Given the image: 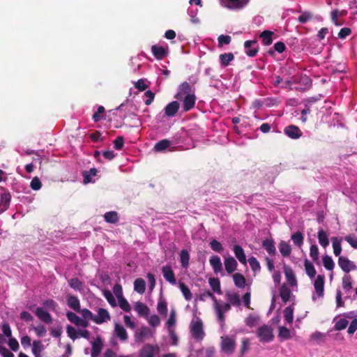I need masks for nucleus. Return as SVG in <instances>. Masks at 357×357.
I'll use <instances>...</instances> for the list:
<instances>
[{
    "instance_id": "obj_1",
    "label": "nucleus",
    "mask_w": 357,
    "mask_h": 357,
    "mask_svg": "<svg viewBox=\"0 0 357 357\" xmlns=\"http://www.w3.org/2000/svg\"><path fill=\"white\" fill-rule=\"evenodd\" d=\"M174 98L182 102L183 112H188L195 105V89L188 82H183L178 86Z\"/></svg>"
},
{
    "instance_id": "obj_2",
    "label": "nucleus",
    "mask_w": 357,
    "mask_h": 357,
    "mask_svg": "<svg viewBox=\"0 0 357 357\" xmlns=\"http://www.w3.org/2000/svg\"><path fill=\"white\" fill-rule=\"evenodd\" d=\"M213 308L216 313L217 319L220 324V328L221 329H223L225 321L224 314L230 310V304L216 299L213 303Z\"/></svg>"
},
{
    "instance_id": "obj_3",
    "label": "nucleus",
    "mask_w": 357,
    "mask_h": 357,
    "mask_svg": "<svg viewBox=\"0 0 357 357\" xmlns=\"http://www.w3.org/2000/svg\"><path fill=\"white\" fill-rule=\"evenodd\" d=\"M190 332L192 337L197 341H201L205 336L203 323L200 318H194L190 324Z\"/></svg>"
},
{
    "instance_id": "obj_4",
    "label": "nucleus",
    "mask_w": 357,
    "mask_h": 357,
    "mask_svg": "<svg viewBox=\"0 0 357 357\" xmlns=\"http://www.w3.org/2000/svg\"><path fill=\"white\" fill-rule=\"evenodd\" d=\"M324 279L325 277L323 275H318L317 278L314 280L313 285L314 291L312 294V299L315 302L318 298H323L324 294Z\"/></svg>"
},
{
    "instance_id": "obj_5",
    "label": "nucleus",
    "mask_w": 357,
    "mask_h": 357,
    "mask_svg": "<svg viewBox=\"0 0 357 357\" xmlns=\"http://www.w3.org/2000/svg\"><path fill=\"white\" fill-rule=\"evenodd\" d=\"M257 335L260 342L263 343L272 342L274 338L273 329L268 325H263L259 327L257 330Z\"/></svg>"
},
{
    "instance_id": "obj_6",
    "label": "nucleus",
    "mask_w": 357,
    "mask_h": 357,
    "mask_svg": "<svg viewBox=\"0 0 357 357\" xmlns=\"http://www.w3.org/2000/svg\"><path fill=\"white\" fill-rule=\"evenodd\" d=\"M250 0H220L221 6L232 10L243 9Z\"/></svg>"
},
{
    "instance_id": "obj_7",
    "label": "nucleus",
    "mask_w": 357,
    "mask_h": 357,
    "mask_svg": "<svg viewBox=\"0 0 357 357\" xmlns=\"http://www.w3.org/2000/svg\"><path fill=\"white\" fill-rule=\"evenodd\" d=\"M160 347L157 344H146L139 351V357H157Z\"/></svg>"
},
{
    "instance_id": "obj_8",
    "label": "nucleus",
    "mask_w": 357,
    "mask_h": 357,
    "mask_svg": "<svg viewBox=\"0 0 357 357\" xmlns=\"http://www.w3.org/2000/svg\"><path fill=\"white\" fill-rule=\"evenodd\" d=\"M152 333L149 328L144 326L135 331L134 337L136 342H142L151 337Z\"/></svg>"
},
{
    "instance_id": "obj_9",
    "label": "nucleus",
    "mask_w": 357,
    "mask_h": 357,
    "mask_svg": "<svg viewBox=\"0 0 357 357\" xmlns=\"http://www.w3.org/2000/svg\"><path fill=\"white\" fill-rule=\"evenodd\" d=\"M111 319V316L109 312L104 308H98L97 314H94L93 322L96 324H102L106 323Z\"/></svg>"
},
{
    "instance_id": "obj_10",
    "label": "nucleus",
    "mask_w": 357,
    "mask_h": 357,
    "mask_svg": "<svg viewBox=\"0 0 357 357\" xmlns=\"http://www.w3.org/2000/svg\"><path fill=\"white\" fill-rule=\"evenodd\" d=\"M221 339L222 351L226 354L233 353L235 348V340L228 336L222 337Z\"/></svg>"
},
{
    "instance_id": "obj_11",
    "label": "nucleus",
    "mask_w": 357,
    "mask_h": 357,
    "mask_svg": "<svg viewBox=\"0 0 357 357\" xmlns=\"http://www.w3.org/2000/svg\"><path fill=\"white\" fill-rule=\"evenodd\" d=\"M338 265L345 273H349L351 271L356 270L357 268L356 266L353 261H350L347 257L343 256L339 257Z\"/></svg>"
},
{
    "instance_id": "obj_12",
    "label": "nucleus",
    "mask_w": 357,
    "mask_h": 357,
    "mask_svg": "<svg viewBox=\"0 0 357 357\" xmlns=\"http://www.w3.org/2000/svg\"><path fill=\"white\" fill-rule=\"evenodd\" d=\"M172 146L174 145L171 139H165L158 142L155 144L153 150L155 152L171 151H172Z\"/></svg>"
},
{
    "instance_id": "obj_13",
    "label": "nucleus",
    "mask_w": 357,
    "mask_h": 357,
    "mask_svg": "<svg viewBox=\"0 0 357 357\" xmlns=\"http://www.w3.org/2000/svg\"><path fill=\"white\" fill-rule=\"evenodd\" d=\"M66 317L71 323L77 326L85 328L89 326V322L86 320L82 319V318L79 317L73 312H68L66 313Z\"/></svg>"
},
{
    "instance_id": "obj_14",
    "label": "nucleus",
    "mask_w": 357,
    "mask_h": 357,
    "mask_svg": "<svg viewBox=\"0 0 357 357\" xmlns=\"http://www.w3.org/2000/svg\"><path fill=\"white\" fill-rule=\"evenodd\" d=\"M36 316L43 322L50 324L52 322L51 314L41 307H38L34 311Z\"/></svg>"
},
{
    "instance_id": "obj_15",
    "label": "nucleus",
    "mask_w": 357,
    "mask_h": 357,
    "mask_svg": "<svg viewBox=\"0 0 357 357\" xmlns=\"http://www.w3.org/2000/svg\"><path fill=\"white\" fill-rule=\"evenodd\" d=\"M284 132L287 136L294 139H298L302 136V131L294 125L287 126L284 130Z\"/></svg>"
},
{
    "instance_id": "obj_16",
    "label": "nucleus",
    "mask_w": 357,
    "mask_h": 357,
    "mask_svg": "<svg viewBox=\"0 0 357 357\" xmlns=\"http://www.w3.org/2000/svg\"><path fill=\"white\" fill-rule=\"evenodd\" d=\"M180 104L178 101L174 100L164 108L165 114L168 117H174L179 109Z\"/></svg>"
},
{
    "instance_id": "obj_17",
    "label": "nucleus",
    "mask_w": 357,
    "mask_h": 357,
    "mask_svg": "<svg viewBox=\"0 0 357 357\" xmlns=\"http://www.w3.org/2000/svg\"><path fill=\"white\" fill-rule=\"evenodd\" d=\"M162 273L166 281L173 285L176 284L174 273L170 266L166 265L163 266L162 268Z\"/></svg>"
},
{
    "instance_id": "obj_18",
    "label": "nucleus",
    "mask_w": 357,
    "mask_h": 357,
    "mask_svg": "<svg viewBox=\"0 0 357 357\" xmlns=\"http://www.w3.org/2000/svg\"><path fill=\"white\" fill-rule=\"evenodd\" d=\"M244 48L245 54L249 56H255L258 52L257 42L255 40H246Z\"/></svg>"
},
{
    "instance_id": "obj_19",
    "label": "nucleus",
    "mask_w": 357,
    "mask_h": 357,
    "mask_svg": "<svg viewBox=\"0 0 357 357\" xmlns=\"http://www.w3.org/2000/svg\"><path fill=\"white\" fill-rule=\"evenodd\" d=\"M114 333L122 342L126 341L128 338L126 330L121 324H115Z\"/></svg>"
},
{
    "instance_id": "obj_20",
    "label": "nucleus",
    "mask_w": 357,
    "mask_h": 357,
    "mask_svg": "<svg viewBox=\"0 0 357 357\" xmlns=\"http://www.w3.org/2000/svg\"><path fill=\"white\" fill-rule=\"evenodd\" d=\"M209 263L215 273H222V264L220 257L218 255L211 256L209 259Z\"/></svg>"
},
{
    "instance_id": "obj_21",
    "label": "nucleus",
    "mask_w": 357,
    "mask_h": 357,
    "mask_svg": "<svg viewBox=\"0 0 357 357\" xmlns=\"http://www.w3.org/2000/svg\"><path fill=\"white\" fill-rule=\"evenodd\" d=\"M67 305L68 306L75 312L80 311V302L78 298L73 295H67Z\"/></svg>"
},
{
    "instance_id": "obj_22",
    "label": "nucleus",
    "mask_w": 357,
    "mask_h": 357,
    "mask_svg": "<svg viewBox=\"0 0 357 357\" xmlns=\"http://www.w3.org/2000/svg\"><path fill=\"white\" fill-rule=\"evenodd\" d=\"M11 196L9 192L1 194L0 198V213H3L8 208Z\"/></svg>"
},
{
    "instance_id": "obj_23",
    "label": "nucleus",
    "mask_w": 357,
    "mask_h": 357,
    "mask_svg": "<svg viewBox=\"0 0 357 357\" xmlns=\"http://www.w3.org/2000/svg\"><path fill=\"white\" fill-rule=\"evenodd\" d=\"M284 273L287 279V282L291 286H295L297 284V281L294 275V273L291 267L288 266H284Z\"/></svg>"
},
{
    "instance_id": "obj_24",
    "label": "nucleus",
    "mask_w": 357,
    "mask_h": 357,
    "mask_svg": "<svg viewBox=\"0 0 357 357\" xmlns=\"http://www.w3.org/2000/svg\"><path fill=\"white\" fill-rule=\"evenodd\" d=\"M294 333L284 326L278 327V337L281 341L287 340L291 338Z\"/></svg>"
},
{
    "instance_id": "obj_25",
    "label": "nucleus",
    "mask_w": 357,
    "mask_h": 357,
    "mask_svg": "<svg viewBox=\"0 0 357 357\" xmlns=\"http://www.w3.org/2000/svg\"><path fill=\"white\" fill-rule=\"evenodd\" d=\"M233 251L236 257L243 264L246 265L247 259L243 249L239 245H235Z\"/></svg>"
},
{
    "instance_id": "obj_26",
    "label": "nucleus",
    "mask_w": 357,
    "mask_h": 357,
    "mask_svg": "<svg viewBox=\"0 0 357 357\" xmlns=\"http://www.w3.org/2000/svg\"><path fill=\"white\" fill-rule=\"evenodd\" d=\"M151 51L154 56L158 59H162L167 55V49L162 46L153 45Z\"/></svg>"
},
{
    "instance_id": "obj_27",
    "label": "nucleus",
    "mask_w": 357,
    "mask_h": 357,
    "mask_svg": "<svg viewBox=\"0 0 357 357\" xmlns=\"http://www.w3.org/2000/svg\"><path fill=\"white\" fill-rule=\"evenodd\" d=\"M225 267L226 271L230 274L233 273L237 267V261L232 257H228L225 259Z\"/></svg>"
},
{
    "instance_id": "obj_28",
    "label": "nucleus",
    "mask_w": 357,
    "mask_h": 357,
    "mask_svg": "<svg viewBox=\"0 0 357 357\" xmlns=\"http://www.w3.org/2000/svg\"><path fill=\"white\" fill-rule=\"evenodd\" d=\"M98 170L96 168H91L89 171H84L83 172L84 183H94V177L96 176Z\"/></svg>"
},
{
    "instance_id": "obj_29",
    "label": "nucleus",
    "mask_w": 357,
    "mask_h": 357,
    "mask_svg": "<svg viewBox=\"0 0 357 357\" xmlns=\"http://www.w3.org/2000/svg\"><path fill=\"white\" fill-rule=\"evenodd\" d=\"M134 310L139 316L146 317L149 313V307L143 303L137 301L134 305Z\"/></svg>"
},
{
    "instance_id": "obj_30",
    "label": "nucleus",
    "mask_w": 357,
    "mask_h": 357,
    "mask_svg": "<svg viewBox=\"0 0 357 357\" xmlns=\"http://www.w3.org/2000/svg\"><path fill=\"white\" fill-rule=\"evenodd\" d=\"M317 238L319 244L323 248H326L329 245V239L328 234L323 229H319L317 234Z\"/></svg>"
},
{
    "instance_id": "obj_31",
    "label": "nucleus",
    "mask_w": 357,
    "mask_h": 357,
    "mask_svg": "<svg viewBox=\"0 0 357 357\" xmlns=\"http://www.w3.org/2000/svg\"><path fill=\"white\" fill-rule=\"evenodd\" d=\"M102 347V342L100 338L92 342L91 357H98Z\"/></svg>"
},
{
    "instance_id": "obj_32",
    "label": "nucleus",
    "mask_w": 357,
    "mask_h": 357,
    "mask_svg": "<svg viewBox=\"0 0 357 357\" xmlns=\"http://www.w3.org/2000/svg\"><path fill=\"white\" fill-rule=\"evenodd\" d=\"M226 298L227 300V303L234 306H239L241 305L240 297L239 295L236 293H227Z\"/></svg>"
},
{
    "instance_id": "obj_33",
    "label": "nucleus",
    "mask_w": 357,
    "mask_h": 357,
    "mask_svg": "<svg viewBox=\"0 0 357 357\" xmlns=\"http://www.w3.org/2000/svg\"><path fill=\"white\" fill-rule=\"evenodd\" d=\"M262 246L269 255H274L275 254L276 249L272 239L264 240L262 243Z\"/></svg>"
},
{
    "instance_id": "obj_34",
    "label": "nucleus",
    "mask_w": 357,
    "mask_h": 357,
    "mask_svg": "<svg viewBox=\"0 0 357 357\" xmlns=\"http://www.w3.org/2000/svg\"><path fill=\"white\" fill-rule=\"evenodd\" d=\"M157 310L162 316L167 314V303L164 298L160 297L157 304Z\"/></svg>"
},
{
    "instance_id": "obj_35",
    "label": "nucleus",
    "mask_w": 357,
    "mask_h": 357,
    "mask_svg": "<svg viewBox=\"0 0 357 357\" xmlns=\"http://www.w3.org/2000/svg\"><path fill=\"white\" fill-rule=\"evenodd\" d=\"M234 59L232 53H224L220 55L219 59L222 67L227 66Z\"/></svg>"
},
{
    "instance_id": "obj_36",
    "label": "nucleus",
    "mask_w": 357,
    "mask_h": 357,
    "mask_svg": "<svg viewBox=\"0 0 357 357\" xmlns=\"http://www.w3.org/2000/svg\"><path fill=\"white\" fill-rule=\"evenodd\" d=\"M134 289L137 293L142 294L146 290V282L142 278H137L134 282Z\"/></svg>"
},
{
    "instance_id": "obj_37",
    "label": "nucleus",
    "mask_w": 357,
    "mask_h": 357,
    "mask_svg": "<svg viewBox=\"0 0 357 357\" xmlns=\"http://www.w3.org/2000/svg\"><path fill=\"white\" fill-rule=\"evenodd\" d=\"M176 322V312L174 310H172L169 314V317L165 323V326L167 331L174 330Z\"/></svg>"
},
{
    "instance_id": "obj_38",
    "label": "nucleus",
    "mask_w": 357,
    "mask_h": 357,
    "mask_svg": "<svg viewBox=\"0 0 357 357\" xmlns=\"http://www.w3.org/2000/svg\"><path fill=\"white\" fill-rule=\"evenodd\" d=\"M104 219L108 223L115 224L119 221V215L116 211H109L105 213Z\"/></svg>"
},
{
    "instance_id": "obj_39",
    "label": "nucleus",
    "mask_w": 357,
    "mask_h": 357,
    "mask_svg": "<svg viewBox=\"0 0 357 357\" xmlns=\"http://www.w3.org/2000/svg\"><path fill=\"white\" fill-rule=\"evenodd\" d=\"M273 32L271 31H264L260 34V38L262 40V43L264 45H269L273 42L272 36Z\"/></svg>"
},
{
    "instance_id": "obj_40",
    "label": "nucleus",
    "mask_w": 357,
    "mask_h": 357,
    "mask_svg": "<svg viewBox=\"0 0 357 357\" xmlns=\"http://www.w3.org/2000/svg\"><path fill=\"white\" fill-rule=\"evenodd\" d=\"M279 250L283 257H289L291 252L290 245L285 241L280 242L279 244Z\"/></svg>"
},
{
    "instance_id": "obj_41",
    "label": "nucleus",
    "mask_w": 357,
    "mask_h": 357,
    "mask_svg": "<svg viewBox=\"0 0 357 357\" xmlns=\"http://www.w3.org/2000/svg\"><path fill=\"white\" fill-rule=\"evenodd\" d=\"M304 266L306 274L310 279L314 278L317 274V272L313 264L310 263L307 259H306L305 261Z\"/></svg>"
},
{
    "instance_id": "obj_42",
    "label": "nucleus",
    "mask_w": 357,
    "mask_h": 357,
    "mask_svg": "<svg viewBox=\"0 0 357 357\" xmlns=\"http://www.w3.org/2000/svg\"><path fill=\"white\" fill-rule=\"evenodd\" d=\"M43 345L39 340H34L32 344V352L35 357H41L40 353L43 350Z\"/></svg>"
},
{
    "instance_id": "obj_43",
    "label": "nucleus",
    "mask_w": 357,
    "mask_h": 357,
    "mask_svg": "<svg viewBox=\"0 0 357 357\" xmlns=\"http://www.w3.org/2000/svg\"><path fill=\"white\" fill-rule=\"evenodd\" d=\"M342 287L347 294H348L351 290L352 279L350 275H345L342 278Z\"/></svg>"
},
{
    "instance_id": "obj_44",
    "label": "nucleus",
    "mask_w": 357,
    "mask_h": 357,
    "mask_svg": "<svg viewBox=\"0 0 357 357\" xmlns=\"http://www.w3.org/2000/svg\"><path fill=\"white\" fill-rule=\"evenodd\" d=\"M284 318L289 324H292L294 319V307L290 305L284 310Z\"/></svg>"
},
{
    "instance_id": "obj_45",
    "label": "nucleus",
    "mask_w": 357,
    "mask_h": 357,
    "mask_svg": "<svg viewBox=\"0 0 357 357\" xmlns=\"http://www.w3.org/2000/svg\"><path fill=\"white\" fill-rule=\"evenodd\" d=\"M190 255L187 250H182L180 252V261L183 268H188L189 265Z\"/></svg>"
},
{
    "instance_id": "obj_46",
    "label": "nucleus",
    "mask_w": 357,
    "mask_h": 357,
    "mask_svg": "<svg viewBox=\"0 0 357 357\" xmlns=\"http://www.w3.org/2000/svg\"><path fill=\"white\" fill-rule=\"evenodd\" d=\"M341 241H342V238H338V237L332 238L333 252L335 256H339L342 252Z\"/></svg>"
},
{
    "instance_id": "obj_47",
    "label": "nucleus",
    "mask_w": 357,
    "mask_h": 357,
    "mask_svg": "<svg viewBox=\"0 0 357 357\" xmlns=\"http://www.w3.org/2000/svg\"><path fill=\"white\" fill-rule=\"evenodd\" d=\"M187 136V133L184 130H181L176 133L172 139V142H173V145L182 144L185 141V138Z\"/></svg>"
},
{
    "instance_id": "obj_48",
    "label": "nucleus",
    "mask_w": 357,
    "mask_h": 357,
    "mask_svg": "<svg viewBox=\"0 0 357 357\" xmlns=\"http://www.w3.org/2000/svg\"><path fill=\"white\" fill-rule=\"evenodd\" d=\"M68 284L70 287L75 291L81 292L83 290V284L77 278L70 280Z\"/></svg>"
},
{
    "instance_id": "obj_49",
    "label": "nucleus",
    "mask_w": 357,
    "mask_h": 357,
    "mask_svg": "<svg viewBox=\"0 0 357 357\" xmlns=\"http://www.w3.org/2000/svg\"><path fill=\"white\" fill-rule=\"evenodd\" d=\"M234 282L235 285L238 288H244L245 285V280L243 275L240 273H235L233 275Z\"/></svg>"
},
{
    "instance_id": "obj_50",
    "label": "nucleus",
    "mask_w": 357,
    "mask_h": 357,
    "mask_svg": "<svg viewBox=\"0 0 357 357\" xmlns=\"http://www.w3.org/2000/svg\"><path fill=\"white\" fill-rule=\"evenodd\" d=\"M295 245L301 247L303 243V235L301 232L297 231L294 233L291 237Z\"/></svg>"
},
{
    "instance_id": "obj_51",
    "label": "nucleus",
    "mask_w": 357,
    "mask_h": 357,
    "mask_svg": "<svg viewBox=\"0 0 357 357\" xmlns=\"http://www.w3.org/2000/svg\"><path fill=\"white\" fill-rule=\"evenodd\" d=\"M179 289L181 291L185 299L190 301L192 298V294L190 289L183 282L179 283Z\"/></svg>"
},
{
    "instance_id": "obj_52",
    "label": "nucleus",
    "mask_w": 357,
    "mask_h": 357,
    "mask_svg": "<svg viewBox=\"0 0 357 357\" xmlns=\"http://www.w3.org/2000/svg\"><path fill=\"white\" fill-rule=\"evenodd\" d=\"M198 11V8L192 7H189L188 8V15L190 17V21L193 24H198L199 22V20L197 17Z\"/></svg>"
},
{
    "instance_id": "obj_53",
    "label": "nucleus",
    "mask_w": 357,
    "mask_h": 357,
    "mask_svg": "<svg viewBox=\"0 0 357 357\" xmlns=\"http://www.w3.org/2000/svg\"><path fill=\"white\" fill-rule=\"evenodd\" d=\"M209 284L215 293L221 294L220 283L218 278H210Z\"/></svg>"
},
{
    "instance_id": "obj_54",
    "label": "nucleus",
    "mask_w": 357,
    "mask_h": 357,
    "mask_svg": "<svg viewBox=\"0 0 357 357\" xmlns=\"http://www.w3.org/2000/svg\"><path fill=\"white\" fill-rule=\"evenodd\" d=\"M319 249L317 245L312 244L310 248V256L315 263L319 261Z\"/></svg>"
},
{
    "instance_id": "obj_55",
    "label": "nucleus",
    "mask_w": 357,
    "mask_h": 357,
    "mask_svg": "<svg viewBox=\"0 0 357 357\" xmlns=\"http://www.w3.org/2000/svg\"><path fill=\"white\" fill-rule=\"evenodd\" d=\"M323 264L325 268L332 271L334 268L335 264L330 256L326 255L323 257Z\"/></svg>"
},
{
    "instance_id": "obj_56",
    "label": "nucleus",
    "mask_w": 357,
    "mask_h": 357,
    "mask_svg": "<svg viewBox=\"0 0 357 357\" xmlns=\"http://www.w3.org/2000/svg\"><path fill=\"white\" fill-rule=\"evenodd\" d=\"M211 248L216 252L221 253L224 250L222 245L217 240L213 239L210 242Z\"/></svg>"
},
{
    "instance_id": "obj_57",
    "label": "nucleus",
    "mask_w": 357,
    "mask_h": 357,
    "mask_svg": "<svg viewBox=\"0 0 357 357\" xmlns=\"http://www.w3.org/2000/svg\"><path fill=\"white\" fill-rule=\"evenodd\" d=\"M33 330L38 337H43L47 333L46 328L41 324L33 327Z\"/></svg>"
},
{
    "instance_id": "obj_58",
    "label": "nucleus",
    "mask_w": 357,
    "mask_h": 357,
    "mask_svg": "<svg viewBox=\"0 0 357 357\" xmlns=\"http://www.w3.org/2000/svg\"><path fill=\"white\" fill-rule=\"evenodd\" d=\"M78 312L82 314V316L83 317L82 319L86 320L88 322L89 320H91L93 321L94 314L89 310H88L86 308L82 310L80 308V311Z\"/></svg>"
},
{
    "instance_id": "obj_59",
    "label": "nucleus",
    "mask_w": 357,
    "mask_h": 357,
    "mask_svg": "<svg viewBox=\"0 0 357 357\" xmlns=\"http://www.w3.org/2000/svg\"><path fill=\"white\" fill-rule=\"evenodd\" d=\"M248 263L254 272H258L260 271V264L255 257H250L248 259Z\"/></svg>"
},
{
    "instance_id": "obj_60",
    "label": "nucleus",
    "mask_w": 357,
    "mask_h": 357,
    "mask_svg": "<svg viewBox=\"0 0 357 357\" xmlns=\"http://www.w3.org/2000/svg\"><path fill=\"white\" fill-rule=\"evenodd\" d=\"M348 324L349 323L347 319L340 318L336 321L334 328L336 331H341L346 328L348 326Z\"/></svg>"
},
{
    "instance_id": "obj_61",
    "label": "nucleus",
    "mask_w": 357,
    "mask_h": 357,
    "mask_svg": "<svg viewBox=\"0 0 357 357\" xmlns=\"http://www.w3.org/2000/svg\"><path fill=\"white\" fill-rule=\"evenodd\" d=\"M231 38L228 35H220L218 38V46L222 47L224 45H229L231 43Z\"/></svg>"
},
{
    "instance_id": "obj_62",
    "label": "nucleus",
    "mask_w": 357,
    "mask_h": 357,
    "mask_svg": "<svg viewBox=\"0 0 357 357\" xmlns=\"http://www.w3.org/2000/svg\"><path fill=\"white\" fill-rule=\"evenodd\" d=\"M119 305L124 312H129L131 310V307L125 298H122L118 300Z\"/></svg>"
},
{
    "instance_id": "obj_63",
    "label": "nucleus",
    "mask_w": 357,
    "mask_h": 357,
    "mask_svg": "<svg viewBox=\"0 0 357 357\" xmlns=\"http://www.w3.org/2000/svg\"><path fill=\"white\" fill-rule=\"evenodd\" d=\"M148 323L152 326V327H157L160 324V319L159 317L156 314H152L149 316L147 319Z\"/></svg>"
},
{
    "instance_id": "obj_64",
    "label": "nucleus",
    "mask_w": 357,
    "mask_h": 357,
    "mask_svg": "<svg viewBox=\"0 0 357 357\" xmlns=\"http://www.w3.org/2000/svg\"><path fill=\"white\" fill-rule=\"evenodd\" d=\"M66 332L68 335V337L72 339L73 340H76L78 338V331H77L74 327L72 326H68L66 328Z\"/></svg>"
}]
</instances>
